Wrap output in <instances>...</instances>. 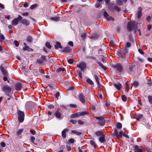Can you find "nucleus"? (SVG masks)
Here are the masks:
<instances>
[{
  "instance_id": "nucleus-16",
  "label": "nucleus",
  "mask_w": 152,
  "mask_h": 152,
  "mask_svg": "<svg viewBox=\"0 0 152 152\" xmlns=\"http://www.w3.org/2000/svg\"><path fill=\"white\" fill-rule=\"evenodd\" d=\"M118 134V130L116 128L114 129V132L113 134V136L116 138H118L119 137Z\"/></svg>"
},
{
  "instance_id": "nucleus-59",
  "label": "nucleus",
  "mask_w": 152,
  "mask_h": 152,
  "mask_svg": "<svg viewBox=\"0 0 152 152\" xmlns=\"http://www.w3.org/2000/svg\"><path fill=\"white\" fill-rule=\"evenodd\" d=\"M77 121L79 125H83L84 124V122L80 120H79Z\"/></svg>"
},
{
  "instance_id": "nucleus-47",
  "label": "nucleus",
  "mask_w": 152,
  "mask_h": 152,
  "mask_svg": "<svg viewBox=\"0 0 152 152\" xmlns=\"http://www.w3.org/2000/svg\"><path fill=\"white\" fill-rule=\"evenodd\" d=\"M67 59L68 62L70 64H72L73 63V60L72 58L69 59L68 58H67Z\"/></svg>"
},
{
  "instance_id": "nucleus-1",
  "label": "nucleus",
  "mask_w": 152,
  "mask_h": 152,
  "mask_svg": "<svg viewBox=\"0 0 152 152\" xmlns=\"http://www.w3.org/2000/svg\"><path fill=\"white\" fill-rule=\"evenodd\" d=\"M127 28V30L129 31H132L133 29L134 33H135L137 28V23L134 21L129 22L128 23Z\"/></svg>"
},
{
  "instance_id": "nucleus-18",
  "label": "nucleus",
  "mask_w": 152,
  "mask_h": 152,
  "mask_svg": "<svg viewBox=\"0 0 152 152\" xmlns=\"http://www.w3.org/2000/svg\"><path fill=\"white\" fill-rule=\"evenodd\" d=\"M55 49H58V48H63V47L61 45L60 42H56V44L55 45Z\"/></svg>"
},
{
  "instance_id": "nucleus-40",
  "label": "nucleus",
  "mask_w": 152,
  "mask_h": 152,
  "mask_svg": "<svg viewBox=\"0 0 152 152\" xmlns=\"http://www.w3.org/2000/svg\"><path fill=\"white\" fill-rule=\"evenodd\" d=\"M117 128L118 129H121L122 127V125L121 123L118 122L116 125Z\"/></svg>"
},
{
  "instance_id": "nucleus-52",
  "label": "nucleus",
  "mask_w": 152,
  "mask_h": 152,
  "mask_svg": "<svg viewBox=\"0 0 152 152\" xmlns=\"http://www.w3.org/2000/svg\"><path fill=\"white\" fill-rule=\"evenodd\" d=\"M104 17L106 19L108 17L109 15L107 12H104Z\"/></svg>"
},
{
  "instance_id": "nucleus-42",
  "label": "nucleus",
  "mask_w": 152,
  "mask_h": 152,
  "mask_svg": "<svg viewBox=\"0 0 152 152\" xmlns=\"http://www.w3.org/2000/svg\"><path fill=\"white\" fill-rule=\"evenodd\" d=\"M86 82L90 85H92L94 84V82L90 79H87L86 80Z\"/></svg>"
},
{
  "instance_id": "nucleus-30",
  "label": "nucleus",
  "mask_w": 152,
  "mask_h": 152,
  "mask_svg": "<svg viewBox=\"0 0 152 152\" xmlns=\"http://www.w3.org/2000/svg\"><path fill=\"white\" fill-rule=\"evenodd\" d=\"M100 89V91L99 92V93H98V95H97V97L99 99H102V96L101 94V93L102 92V91L101 88L99 89Z\"/></svg>"
},
{
  "instance_id": "nucleus-54",
  "label": "nucleus",
  "mask_w": 152,
  "mask_h": 152,
  "mask_svg": "<svg viewBox=\"0 0 152 152\" xmlns=\"http://www.w3.org/2000/svg\"><path fill=\"white\" fill-rule=\"evenodd\" d=\"M107 20L108 21H110L111 20L112 21H113L114 20V19L112 17L110 16L108 17L107 18Z\"/></svg>"
},
{
  "instance_id": "nucleus-60",
  "label": "nucleus",
  "mask_w": 152,
  "mask_h": 152,
  "mask_svg": "<svg viewBox=\"0 0 152 152\" xmlns=\"http://www.w3.org/2000/svg\"><path fill=\"white\" fill-rule=\"evenodd\" d=\"M77 121H76V120H73V119H72L70 120V122L72 123L73 124H75L76 123Z\"/></svg>"
},
{
  "instance_id": "nucleus-28",
  "label": "nucleus",
  "mask_w": 152,
  "mask_h": 152,
  "mask_svg": "<svg viewBox=\"0 0 152 152\" xmlns=\"http://www.w3.org/2000/svg\"><path fill=\"white\" fill-rule=\"evenodd\" d=\"M95 134L98 137H100L103 134L102 132L99 131H98L95 132Z\"/></svg>"
},
{
  "instance_id": "nucleus-9",
  "label": "nucleus",
  "mask_w": 152,
  "mask_h": 152,
  "mask_svg": "<svg viewBox=\"0 0 152 152\" xmlns=\"http://www.w3.org/2000/svg\"><path fill=\"white\" fill-rule=\"evenodd\" d=\"M86 64L84 62H82L77 65V67L80 69L82 71H83L86 68Z\"/></svg>"
},
{
  "instance_id": "nucleus-2",
  "label": "nucleus",
  "mask_w": 152,
  "mask_h": 152,
  "mask_svg": "<svg viewBox=\"0 0 152 152\" xmlns=\"http://www.w3.org/2000/svg\"><path fill=\"white\" fill-rule=\"evenodd\" d=\"M110 66L112 68L115 69L116 71L119 72H122L123 70V66L120 64L117 63L115 64H111Z\"/></svg>"
},
{
  "instance_id": "nucleus-4",
  "label": "nucleus",
  "mask_w": 152,
  "mask_h": 152,
  "mask_svg": "<svg viewBox=\"0 0 152 152\" xmlns=\"http://www.w3.org/2000/svg\"><path fill=\"white\" fill-rule=\"evenodd\" d=\"M18 119L20 123L23 122L24 119L25 114L21 110H19L18 111Z\"/></svg>"
},
{
  "instance_id": "nucleus-25",
  "label": "nucleus",
  "mask_w": 152,
  "mask_h": 152,
  "mask_svg": "<svg viewBox=\"0 0 152 152\" xmlns=\"http://www.w3.org/2000/svg\"><path fill=\"white\" fill-rule=\"evenodd\" d=\"M23 50L24 51L26 50L31 51H33V49L32 48H30L28 46L23 47Z\"/></svg>"
},
{
  "instance_id": "nucleus-32",
  "label": "nucleus",
  "mask_w": 152,
  "mask_h": 152,
  "mask_svg": "<svg viewBox=\"0 0 152 152\" xmlns=\"http://www.w3.org/2000/svg\"><path fill=\"white\" fill-rule=\"evenodd\" d=\"M50 19L55 21L57 22L59 21V18L58 17H53L50 18Z\"/></svg>"
},
{
  "instance_id": "nucleus-41",
  "label": "nucleus",
  "mask_w": 152,
  "mask_h": 152,
  "mask_svg": "<svg viewBox=\"0 0 152 152\" xmlns=\"http://www.w3.org/2000/svg\"><path fill=\"white\" fill-rule=\"evenodd\" d=\"M94 77L97 84H98V85H99L100 84V83L98 77L96 75H94Z\"/></svg>"
},
{
  "instance_id": "nucleus-62",
  "label": "nucleus",
  "mask_w": 152,
  "mask_h": 152,
  "mask_svg": "<svg viewBox=\"0 0 152 152\" xmlns=\"http://www.w3.org/2000/svg\"><path fill=\"white\" fill-rule=\"evenodd\" d=\"M35 138L34 136H31V140L32 142H33L35 140Z\"/></svg>"
},
{
  "instance_id": "nucleus-56",
  "label": "nucleus",
  "mask_w": 152,
  "mask_h": 152,
  "mask_svg": "<svg viewBox=\"0 0 152 152\" xmlns=\"http://www.w3.org/2000/svg\"><path fill=\"white\" fill-rule=\"evenodd\" d=\"M69 106L71 107L72 108H76L77 107L76 104H69Z\"/></svg>"
},
{
  "instance_id": "nucleus-35",
  "label": "nucleus",
  "mask_w": 152,
  "mask_h": 152,
  "mask_svg": "<svg viewBox=\"0 0 152 152\" xmlns=\"http://www.w3.org/2000/svg\"><path fill=\"white\" fill-rule=\"evenodd\" d=\"M142 115L141 114H139L135 116V118L137 120H139L142 117Z\"/></svg>"
},
{
  "instance_id": "nucleus-12",
  "label": "nucleus",
  "mask_w": 152,
  "mask_h": 152,
  "mask_svg": "<svg viewBox=\"0 0 152 152\" xmlns=\"http://www.w3.org/2000/svg\"><path fill=\"white\" fill-rule=\"evenodd\" d=\"M15 87L17 91H20L22 88V86L20 83H18L15 85Z\"/></svg>"
},
{
  "instance_id": "nucleus-33",
  "label": "nucleus",
  "mask_w": 152,
  "mask_h": 152,
  "mask_svg": "<svg viewBox=\"0 0 152 152\" xmlns=\"http://www.w3.org/2000/svg\"><path fill=\"white\" fill-rule=\"evenodd\" d=\"M97 63L99 64V66L104 70H106L107 68L106 66H104L102 63L100 62H98Z\"/></svg>"
},
{
  "instance_id": "nucleus-13",
  "label": "nucleus",
  "mask_w": 152,
  "mask_h": 152,
  "mask_svg": "<svg viewBox=\"0 0 152 152\" xmlns=\"http://www.w3.org/2000/svg\"><path fill=\"white\" fill-rule=\"evenodd\" d=\"M19 21V18L18 16V18H16L12 20L11 23L13 25L16 26L18 24Z\"/></svg>"
},
{
  "instance_id": "nucleus-11",
  "label": "nucleus",
  "mask_w": 152,
  "mask_h": 152,
  "mask_svg": "<svg viewBox=\"0 0 152 152\" xmlns=\"http://www.w3.org/2000/svg\"><path fill=\"white\" fill-rule=\"evenodd\" d=\"M69 131V129L68 128L64 129L61 132V135L62 137L65 138L66 137V133L68 132Z\"/></svg>"
},
{
  "instance_id": "nucleus-57",
  "label": "nucleus",
  "mask_w": 152,
  "mask_h": 152,
  "mask_svg": "<svg viewBox=\"0 0 152 152\" xmlns=\"http://www.w3.org/2000/svg\"><path fill=\"white\" fill-rule=\"evenodd\" d=\"M68 141L70 143H73L74 142L75 140L73 138H71Z\"/></svg>"
},
{
  "instance_id": "nucleus-61",
  "label": "nucleus",
  "mask_w": 152,
  "mask_h": 152,
  "mask_svg": "<svg viewBox=\"0 0 152 152\" xmlns=\"http://www.w3.org/2000/svg\"><path fill=\"white\" fill-rule=\"evenodd\" d=\"M29 14L28 12H25L23 13L22 15L23 16H27Z\"/></svg>"
},
{
  "instance_id": "nucleus-8",
  "label": "nucleus",
  "mask_w": 152,
  "mask_h": 152,
  "mask_svg": "<svg viewBox=\"0 0 152 152\" xmlns=\"http://www.w3.org/2000/svg\"><path fill=\"white\" fill-rule=\"evenodd\" d=\"M11 88L8 85L4 86L1 89V91L6 93H10L11 91Z\"/></svg>"
},
{
  "instance_id": "nucleus-44",
  "label": "nucleus",
  "mask_w": 152,
  "mask_h": 152,
  "mask_svg": "<svg viewBox=\"0 0 152 152\" xmlns=\"http://www.w3.org/2000/svg\"><path fill=\"white\" fill-rule=\"evenodd\" d=\"M77 72L78 74L79 77L81 78H82V73L81 71H79L78 70H77Z\"/></svg>"
},
{
  "instance_id": "nucleus-24",
  "label": "nucleus",
  "mask_w": 152,
  "mask_h": 152,
  "mask_svg": "<svg viewBox=\"0 0 152 152\" xmlns=\"http://www.w3.org/2000/svg\"><path fill=\"white\" fill-rule=\"evenodd\" d=\"M114 86L118 90H120L122 87L121 84L119 83H118L117 84H115Z\"/></svg>"
},
{
  "instance_id": "nucleus-19",
  "label": "nucleus",
  "mask_w": 152,
  "mask_h": 152,
  "mask_svg": "<svg viewBox=\"0 0 152 152\" xmlns=\"http://www.w3.org/2000/svg\"><path fill=\"white\" fill-rule=\"evenodd\" d=\"M105 136L103 134L102 136L99 137V140L101 143H103L105 141Z\"/></svg>"
},
{
  "instance_id": "nucleus-51",
  "label": "nucleus",
  "mask_w": 152,
  "mask_h": 152,
  "mask_svg": "<svg viewBox=\"0 0 152 152\" xmlns=\"http://www.w3.org/2000/svg\"><path fill=\"white\" fill-rule=\"evenodd\" d=\"M134 66L133 65H132L129 66V69L130 72H132L133 71V69Z\"/></svg>"
},
{
  "instance_id": "nucleus-26",
  "label": "nucleus",
  "mask_w": 152,
  "mask_h": 152,
  "mask_svg": "<svg viewBox=\"0 0 152 152\" xmlns=\"http://www.w3.org/2000/svg\"><path fill=\"white\" fill-rule=\"evenodd\" d=\"M121 53L123 54L124 55H126L127 54L128 52V50L127 48H126L123 47V50L121 51Z\"/></svg>"
},
{
  "instance_id": "nucleus-5",
  "label": "nucleus",
  "mask_w": 152,
  "mask_h": 152,
  "mask_svg": "<svg viewBox=\"0 0 152 152\" xmlns=\"http://www.w3.org/2000/svg\"><path fill=\"white\" fill-rule=\"evenodd\" d=\"M95 118L97 120H99L98 123L100 124V126H103L105 123V120L104 118L102 116L97 117L95 116Z\"/></svg>"
},
{
  "instance_id": "nucleus-64",
  "label": "nucleus",
  "mask_w": 152,
  "mask_h": 152,
  "mask_svg": "<svg viewBox=\"0 0 152 152\" xmlns=\"http://www.w3.org/2000/svg\"><path fill=\"white\" fill-rule=\"evenodd\" d=\"M101 6L100 3L99 2H97L96 4V7H100Z\"/></svg>"
},
{
  "instance_id": "nucleus-14",
  "label": "nucleus",
  "mask_w": 152,
  "mask_h": 152,
  "mask_svg": "<svg viewBox=\"0 0 152 152\" xmlns=\"http://www.w3.org/2000/svg\"><path fill=\"white\" fill-rule=\"evenodd\" d=\"M0 69L2 74L4 75L7 76L8 75V73L4 68L1 66L0 67Z\"/></svg>"
},
{
  "instance_id": "nucleus-34",
  "label": "nucleus",
  "mask_w": 152,
  "mask_h": 152,
  "mask_svg": "<svg viewBox=\"0 0 152 152\" xmlns=\"http://www.w3.org/2000/svg\"><path fill=\"white\" fill-rule=\"evenodd\" d=\"M131 45V43L129 42H126V45L124 46V48H129Z\"/></svg>"
},
{
  "instance_id": "nucleus-21",
  "label": "nucleus",
  "mask_w": 152,
  "mask_h": 152,
  "mask_svg": "<svg viewBox=\"0 0 152 152\" xmlns=\"http://www.w3.org/2000/svg\"><path fill=\"white\" fill-rule=\"evenodd\" d=\"M134 152H143V151L141 149L139 148V146L137 145H135L134 147Z\"/></svg>"
},
{
  "instance_id": "nucleus-27",
  "label": "nucleus",
  "mask_w": 152,
  "mask_h": 152,
  "mask_svg": "<svg viewBox=\"0 0 152 152\" xmlns=\"http://www.w3.org/2000/svg\"><path fill=\"white\" fill-rule=\"evenodd\" d=\"M133 83V86H134L135 88H137L139 86V83L138 81H134Z\"/></svg>"
},
{
  "instance_id": "nucleus-23",
  "label": "nucleus",
  "mask_w": 152,
  "mask_h": 152,
  "mask_svg": "<svg viewBox=\"0 0 152 152\" xmlns=\"http://www.w3.org/2000/svg\"><path fill=\"white\" fill-rule=\"evenodd\" d=\"M72 50L69 47H66L64 48L63 52L68 53L71 52Z\"/></svg>"
},
{
  "instance_id": "nucleus-63",
  "label": "nucleus",
  "mask_w": 152,
  "mask_h": 152,
  "mask_svg": "<svg viewBox=\"0 0 152 152\" xmlns=\"http://www.w3.org/2000/svg\"><path fill=\"white\" fill-rule=\"evenodd\" d=\"M129 85H127V86H126V92L127 93L128 92V91L129 90Z\"/></svg>"
},
{
  "instance_id": "nucleus-43",
  "label": "nucleus",
  "mask_w": 152,
  "mask_h": 152,
  "mask_svg": "<svg viewBox=\"0 0 152 152\" xmlns=\"http://www.w3.org/2000/svg\"><path fill=\"white\" fill-rule=\"evenodd\" d=\"M121 99L123 101L125 102L127 100V98L125 95H122L121 96Z\"/></svg>"
},
{
  "instance_id": "nucleus-36",
  "label": "nucleus",
  "mask_w": 152,
  "mask_h": 152,
  "mask_svg": "<svg viewBox=\"0 0 152 152\" xmlns=\"http://www.w3.org/2000/svg\"><path fill=\"white\" fill-rule=\"evenodd\" d=\"M32 38L30 36H28L27 37V42H32Z\"/></svg>"
},
{
  "instance_id": "nucleus-6",
  "label": "nucleus",
  "mask_w": 152,
  "mask_h": 152,
  "mask_svg": "<svg viewBox=\"0 0 152 152\" xmlns=\"http://www.w3.org/2000/svg\"><path fill=\"white\" fill-rule=\"evenodd\" d=\"M18 18L21 23L26 26L29 25L30 23L28 20L26 19H22V17L20 15H18Z\"/></svg>"
},
{
  "instance_id": "nucleus-10",
  "label": "nucleus",
  "mask_w": 152,
  "mask_h": 152,
  "mask_svg": "<svg viewBox=\"0 0 152 152\" xmlns=\"http://www.w3.org/2000/svg\"><path fill=\"white\" fill-rule=\"evenodd\" d=\"M23 131V129L22 128L18 130L16 132V134L17 136L18 137V138L20 139H21L22 136L21 134Z\"/></svg>"
},
{
  "instance_id": "nucleus-53",
  "label": "nucleus",
  "mask_w": 152,
  "mask_h": 152,
  "mask_svg": "<svg viewBox=\"0 0 152 152\" xmlns=\"http://www.w3.org/2000/svg\"><path fill=\"white\" fill-rule=\"evenodd\" d=\"M37 6V4H33L30 7V8L31 9H33L36 7Z\"/></svg>"
},
{
  "instance_id": "nucleus-17",
  "label": "nucleus",
  "mask_w": 152,
  "mask_h": 152,
  "mask_svg": "<svg viewBox=\"0 0 152 152\" xmlns=\"http://www.w3.org/2000/svg\"><path fill=\"white\" fill-rule=\"evenodd\" d=\"M55 115L58 119H61L62 118L61 114L60 112L57 111L55 112Z\"/></svg>"
},
{
  "instance_id": "nucleus-15",
  "label": "nucleus",
  "mask_w": 152,
  "mask_h": 152,
  "mask_svg": "<svg viewBox=\"0 0 152 152\" xmlns=\"http://www.w3.org/2000/svg\"><path fill=\"white\" fill-rule=\"evenodd\" d=\"M79 98L80 100L83 104L85 103L86 102V100L84 98V96L82 94H80L79 96Z\"/></svg>"
},
{
  "instance_id": "nucleus-50",
  "label": "nucleus",
  "mask_w": 152,
  "mask_h": 152,
  "mask_svg": "<svg viewBox=\"0 0 152 152\" xmlns=\"http://www.w3.org/2000/svg\"><path fill=\"white\" fill-rule=\"evenodd\" d=\"M148 98L149 102L152 104V96L149 95L148 96Z\"/></svg>"
},
{
  "instance_id": "nucleus-29",
  "label": "nucleus",
  "mask_w": 152,
  "mask_h": 152,
  "mask_svg": "<svg viewBox=\"0 0 152 152\" xmlns=\"http://www.w3.org/2000/svg\"><path fill=\"white\" fill-rule=\"evenodd\" d=\"M142 16V11L141 10H139L137 12V18L138 19H140Z\"/></svg>"
},
{
  "instance_id": "nucleus-3",
  "label": "nucleus",
  "mask_w": 152,
  "mask_h": 152,
  "mask_svg": "<svg viewBox=\"0 0 152 152\" xmlns=\"http://www.w3.org/2000/svg\"><path fill=\"white\" fill-rule=\"evenodd\" d=\"M88 115V112L86 111H83L73 114L71 115L70 117L72 118H77L80 116H83L86 115Z\"/></svg>"
},
{
  "instance_id": "nucleus-58",
  "label": "nucleus",
  "mask_w": 152,
  "mask_h": 152,
  "mask_svg": "<svg viewBox=\"0 0 152 152\" xmlns=\"http://www.w3.org/2000/svg\"><path fill=\"white\" fill-rule=\"evenodd\" d=\"M14 42L16 47H18L19 46V43L18 42L17 40H15L14 41Z\"/></svg>"
},
{
  "instance_id": "nucleus-37",
  "label": "nucleus",
  "mask_w": 152,
  "mask_h": 152,
  "mask_svg": "<svg viewBox=\"0 0 152 152\" xmlns=\"http://www.w3.org/2000/svg\"><path fill=\"white\" fill-rule=\"evenodd\" d=\"M91 145L94 148H95L96 146V144L94 141L93 140H91L90 141Z\"/></svg>"
},
{
  "instance_id": "nucleus-45",
  "label": "nucleus",
  "mask_w": 152,
  "mask_h": 152,
  "mask_svg": "<svg viewBox=\"0 0 152 152\" xmlns=\"http://www.w3.org/2000/svg\"><path fill=\"white\" fill-rule=\"evenodd\" d=\"M136 58L140 62H144V60L139 56L137 57Z\"/></svg>"
},
{
  "instance_id": "nucleus-46",
  "label": "nucleus",
  "mask_w": 152,
  "mask_h": 152,
  "mask_svg": "<svg viewBox=\"0 0 152 152\" xmlns=\"http://www.w3.org/2000/svg\"><path fill=\"white\" fill-rule=\"evenodd\" d=\"M117 3L119 5H122L123 4L122 1L121 0H116Z\"/></svg>"
},
{
  "instance_id": "nucleus-55",
  "label": "nucleus",
  "mask_w": 152,
  "mask_h": 152,
  "mask_svg": "<svg viewBox=\"0 0 152 152\" xmlns=\"http://www.w3.org/2000/svg\"><path fill=\"white\" fill-rule=\"evenodd\" d=\"M123 132L122 130H121L119 132V134H118L119 136V135L120 137L122 138V137L123 135Z\"/></svg>"
},
{
  "instance_id": "nucleus-39",
  "label": "nucleus",
  "mask_w": 152,
  "mask_h": 152,
  "mask_svg": "<svg viewBox=\"0 0 152 152\" xmlns=\"http://www.w3.org/2000/svg\"><path fill=\"white\" fill-rule=\"evenodd\" d=\"M60 94L59 92H57L56 94H55L54 96L55 98L57 100L59 99V97L60 96Z\"/></svg>"
},
{
  "instance_id": "nucleus-7",
  "label": "nucleus",
  "mask_w": 152,
  "mask_h": 152,
  "mask_svg": "<svg viewBox=\"0 0 152 152\" xmlns=\"http://www.w3.org/2000/svg\"><path fill=\"white\" fill-rule=\"evenodd\" d=\"M46 60V56H45L42 55L41 58L38 59L36 63L42 65L43 63Z\"/></svg>"
},
{
  "instance_id": "nucleus-20",
  "label": "nucleus",
  "mask_w": 152,
  "mask_h": 152,
  "mask_svg": "<svg viewBox=\"0 0 152 152\" xmlns=\"http://www.w3.org/2000/svg\"><path fill=\"white\" fill-rule=\"evenodd\" d=\"M111 8L112 9L115 10L118 12H119L120 11V8L116 5H112Z\"/></svg>"
},
{
  "instance_id": "nucleus-38",
  "label": "nucleus",
  "mask_w": 152,
  "mask_h": 152,
  "mask_svg": "<svg viewBox=\"0 0 152 152\" xmlns=\"http://www.w3.org/2000/svg\"><path fill=\"white\" fill-rule=\"evenodd\" d=\"M4 39V37L3 35L0 33V42H2Z\"/></svg>"
},
{
  "instance_id": "nucleus-22",
  "label": "nucleus",
  "mask_w": 152,
  "mask_h": 152,
  "mask_svg": "<svg viewBox=\"0 0 152 152\" xmlns=\"http://www.w3.org/2000/svg\"><path fill=\"white\" fill-rule=\"evenodd\" d=\"M65 70V69L64 68L60 67V68H58L56 70V72L57 73H59L61 74L62 72H63Z\"/></svg>"
},
{
  "instance_id": "nucleus-48",
  "label": "nucleus",
  "mask_w": 152,
  "mask_h": 152,
  "mask_svg": "<svg viewBox=\"0 0 152 152\" xmlns=\"http://www.w3.org/2000/svg\"><path fill=\"white\" fill-rule=\"evenodd\" d=\"M45 46H46V47H47L49 49H50L51 48V46L50 45V43L48 42H47L45 43Z\"/></svg>"
},
{
  "instance_id": "nucleus-31",
  "label": "nucleus",
  "mask_w": 152,
  "mask_h": 152,
  "mask_svg": "<svg viewBox=\"0 0 152 152\" xmlns=\"http://www.w3.org/2000/svg\"><path fill=\"white\" fill-rule=\"evenodd\" d=\"M72 133L78 135H80L82 134L81 132H79L76 130H73L72 131Z\"/></svg>"
},
{
  "instance_id": "nucleus-49",
  "label": "nucleus",
  "mask_w": 152,
  "mask_h": 152,
  "mask_svg": "<svg viewBox=\"0 0 152 152\" xmlns=\"http://www.w3.org/2000/svg\"><path fill=\"white\" fill-rule=\"evenodd\" d=\"M0 145L1 146V147L2 148H4L6 146V144L5 143L3 142H1L0 143Z\"/></svg>"
}]
</instances>
